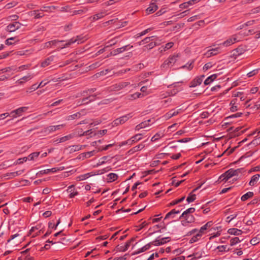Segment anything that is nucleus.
<instances>
[{
	"label": "nucleus",
	"mask_w": 260,
	"mask_h": 260,
	"mask_svg": "<svg viewBox=\"0 0 260 260\" xmlns=\"http://www.w3.org/2000/svg\"><path fill=\"white\" fill-rule=\"evenodd\" d=\"M178 54H174L170 55L168 58L166 59L164 62L161 64L160 68L161 70H168L174 66L177 60V58L179 57Z\"/></svg>",
	"instance_id": "f257e3e1"
},
{
	"label": "nucleus",
	"mask_w": 260,
	"mask_h": 260,
	"mask_svg": "<svg viewBox=\"0 0 260 260\" xmlns=\"http://www.w3.org/2000/svg\"><path fill=\"white\" fill-rule=\"evenodd\" d=\"M86 39L82 36H77L76 37H73L68 41H66V47L71 46L74 43H77L78 44L82 43Z\"/></svg>",
	"instance_id": "f03ea898"
},
{
	"label": "nucleus",
	"mask_w": 260,
	"mask_h": 260,
	"mask_svg": "<svg viewBox=\"0 0 260 260\" xmlns=\"http://www.w3.org/2000/svg\"><path fill=\"white\" fill-rule=\"evenodd\" d=\"M133 117L132 113H128L126 115L122 116L115 120L113 122V125L117 126L119 124H122L127 121L129 118Z\"/></svg>",
	"instance_id": "7ed1b4c3"
},
{
	"label": "nucleus",
	"mask_w": 260,
	"mask_h": 260,
	"mask_svg": "<svg viewBox=\"0 0 260 260\" xmlns=\"http://www.w3.org/2000/svg\"><path fill=\"white\" fill-rule=\"evenodd\" d=\"M63 169H64V167H62L53 168L52 169H46V170H41V171H39V172H38L37 173V175L38 177H41L43 175L54 173L56 172L57 171H58L60 170H63Z\"/></svg>",
	"instance_id": "20e7f679"
},
{
	"label": "nucleus",
	"mask_w": 260,
	"mask_h": 260,
	"mask_svg": "<svg viewBox=\"0 0 260 260\" xmlns=\"http://www.w3.org/2000/svg\"><path fill=\"white\" fill-rule=\"evenodd\" d=\"M133 46L131 45L130 44L126 45L125 46H122L120 48H117L110 52L111 55L115 56L117 54L121 53L130 48H132Z\"/></svg>",
	"instance_id": "39448f33"
},
{
	"label": "nucleus",
	"mask_w": 260,
	"mask_h": 260,
	"mask_svg": "<svg viewBox=\"0 0 260 260\" xmlns=\"http://www.w3.org/2000/svg\"><path fill=\"white\" fill-rule=\"evenodd\" d=\"M135 240V238H132L129 241H127L125 243V245H123V246H120V245H118L116 247L115 250L117 251L124 252L128 249V248L129 247V246L131 244V243L134 242Z\"/></svg>",
	"instance_id": "423d86ee"
},
{
	"label": "nucleus",
	"mask_w": 260,
	"mask_h": 260,
	"mask_svg": "<svg viewBox=\"0 0 260 260\" xmlns=\"http://www.w3.org/2000/svg\"><path fill=\"white\" fill-rule=\"evenodd\" d=\"M129 84V83L127 82H122L116 83L115 84L113 85L110 87V90L117 91L126 87Z\"/></svg>",
	"instance_id": "0eeeda50"
},
{
	"label": "nucleus",
	"mask_w": 260,
	"mask_h": 260,
	"mask_svg": "<svg viewBox=\"0 0 260 260\" xmlns=\"http://www.w3.org/2000/svg\"><path fill=\"white\" fill-rule=\"evenodd\" d=\"M87 11L88 8L85 7L83 9L72 11L71 7L68 5H66V12L70 13L71 16L77 14H81L86 13Z\"/></svg>",
	"instance_id": "6e6552de"
},
{
	"label": "nucleus",
	"mask_w": 260,
	"mask_h": 260,
	"mask_svg": "<svg viewBox=\"0 0 260 260\" xmlns=\"http://www.w3.org/2000/svg\"><path fill=\"white\" fill-rule=\"evenodd\" d=\"M21 25L18 22H14L7 26V30L9 32H13L20 28Z\"/></svg>",
	"instance_id": "1a4fd4ad"
},
{
	"label": "nucleus",
	"mask_w": 260,
	"mask_h": 260,
	"mask_svg": "<svg viewBox=\"0 0 260 260\" xmlns=\"http://www.w3.org/2000/svg\"><path fill=\"white\" fill-rule=\"evenodd\" d=\"M233 176H234L233 172V169H231L221 175L219 177V179H221L222 181H224L225 182Z\"/></svg>",
	"instance_id": "9d476101"
},
{
	"label": "nucleus",
	"mask_w": 260,
	"mask_h": 260,
	"mask_svg": "<svg viewBox=\"0 0 260 260\" xmlns=\"http://www.w3.org/2000/svg\"><path fill=\"white\" fill-rule=\"evenodd\" d=\"M220 48L219 47H216L209 49L204 55L208 58L212 56L216 55L219 53Z\"/></svg>",
	"instance_id": "9b49d317"
},
{
	"label": "nucleus",
	"mask_w": 260,
	"mask_h": 260,
	"mask_svg": "<svg viewBox=\"0 0 260 260\" xmlns=\"http://www.w3.org/2000/svg\"><path fill=\"white\" fill-rule=\"evenodd\" d=\"M237 41L238 38L237 36L235 35L231 36L229 39L223 42L221 44L223 46L228 47L232 45Z\"/></svg>",
	"instance_id": "f8f14e48"
},
{
	"label": "nucleus",
	"mask_w": 260,
	"mask_h": 260,
	"mask_svg": "<svg viewBox=\"0 0 260 260\" xmlns=\"http://www.w3.org/2000/svg\"><path fill=\"white\" fill-rule=\"evenodd\" d=\"M142 135V134H136V135L133 136L131 139L127 140L126 142V144L128 145H132L133 143L141 140L142 139V138L140 136Z\"/></svg>",
	"instance_id": "ddd939ff"
},
{
	"label": "nucleus",
	"mask_w": 260,
	"mask_h": 260,
	"mask_svg": "<svg viewBox=\"0 0 260 260\" xmlns=\"http://www.w3.org/2000/svg\"><path fill=\"white\" fill-rule=\"evenodd\" d=\"M99 94H100V93H99ZM97 95H98V94H94V95H89L88 96H87V97H86V98H83V99L82 100L81 102V103H80V102H79L78 104L79 105H84V104H88V103H89L90 102L94 101V98H95Z\"/></svg>",
	"instance_id": "4468645a"
},
{
	"label": "nucleus",
	"mask_w": 260,
	"mask_h": 260,
	"mask_svg": "<svg viewBox=\"0 0 260 260\" xmlns=\"http://www.w3.org/2000/svg\"><path fill=\"white\" fill-rule=\"evenodd\" d=\"M28 109V107H22L16 110H13L11 112L10 114H15L16 115H17L18 116H20L22 115L23 113L25 112L26 110H27Z\"/></svg>",
	"instance_id": "2eb2a0df"
},
{
	"label": "nucleus",
	"mask_w": 260,
	"mask_h": 260,
	"mask_svg": "<svg viewBox=\"0 0 260 260\" xmlns=\"http://www.w3.org/2000/svg\"><path fill=\"white\" fill-rule=\"evenodd\" d=\"M75 188L74 185H72L68 187L66 191L69 193V197L70 198H74L78 194V191H75Z\"/></svg>",
	"instance_id": "dca6fc26"
},
{
	"label": "nucleus",
	"mask_w": 260,
	"mask_h": 260,
	"mask_svg": "<svg viewBox=\"0 0 260 260\" xmlns=\"http://www.w3.org/2000/svg\"><path fill=\"white\" fill-rule=\"evenodd\" d=\"M158 9L157 6L155 3H151L149 7L146 9V11L147 14H150L154 13Z\"/></svg>",
	"instance_id": "f3484780"
},
{
	"label": "nucleus",
	"mask_w": 260,
	"mask_h": 260,
	"mask_svg": "<svg viewBox=\"0 0 260 260\" xmlns=\"http://www.w3.org/2000/svg\"><path fill=\"white\" fill-rule=\"evenodd\" d=\"M181 210H180L179 209H172L170 212H169L166 214L165 217V219H167L169 218H174L175 217V214L179 213L181 212Z\"/></svg>",
	"instance_id": "a211bd4d"
},
{
	"label": "nucleus",
	"mask_w": 260,
	"mask_h": 260,
	"mask_svg": "<svg viewBox=\"0 0 260 260\" xmlns=\"http://www.w3.org/2000/svg\"><path fill=\"white\" fill-rule=\"evenodd\" d=\"M151 245H150V243L147 244L146 245H145V246H144L143 247H142V248L138 249L137 250L135 251L133 254L132 255H137V254H138L140 253H142V252H145L148 250H149L150 247H151Z\"/></svg>",
	"instance_id": "6ab92c4d"
},
{
	"label": "nucleus",
	"mask_w": 260,
	"mask_h": 260,
	"mask_svg": "<svg viewBox=\"0 0 260 260\" xmlns=\"http://www.w3.org/2000/svg\"><path fill=\"white\" fill-rule=\"evenodd\" d=\"M245 51V49L243 48L242 46H239L236 49L233 50V55L235 56H238L240 55H241L244 53Z\"/></svg>",
	"instance_id": "aec40b11"
},
{
	"label": "nucleus",
	"mask_w": 260,
	"mask_h": 260,
	"mask_svg": "<svg viewBox=\"0 0 260 260\" xmlns=\"http://www.w3.org/2000/svg\"><path fill=\"white\" fill-rule=\"evenodd\" d=\"M144 147H145V145L143 143H141V144L138 145L137 146L134 147L133 148L129 150L128 152H129L130 153L132 154V153H133L134 152H136L137 151L142 150Z\"/></svg>",
	"instance_id": "412c9836"
},
{
	"label": "nucleus",
	"mask_w": 260,
	"mask_h": 260,
	"mask_svg": "<svg viewBox=\"0 0 260 260\" xmlns=\"http://www.w3.org/2000/svg\"><path fill=\"white\" fill-rule=\"evenodd\" d=\"M228 233L231 235L239 236L240 235H241L243 232L241 230H239L238 229L231 228L228 230Z\"/></svg>",
	"instance_id": "4be33fe9"
},
{
	"label": "nucleus",
	"mask_w": 260,
	"mask_h": 260,
	"mask_svg": "<svg viewBox=\"0 0 260 260\" xmlns=\"http://www.w3.org/2000/svg\"><path fill=\"white\" fill-rule=\"evenodd\" d=\"M34 77V75L32 74H31L30 73L28 74L27 75L23 77L20 79L18 80L17 82L19 84H22L24 82L27 81L30 79H31Z\"/></svg>",
	"instance_id": "5701e85b"
},
{
	"label": "nucleus",
	"mask_w": 260,
	"mask_h": 260,
	"mask_svg": "<svg viewBox=\"0 0 260 260\" xmlns=\"http://www.w3.org/2000/svg\"><path fill=\"white\" fill-rule=\"evenodd\" d=\"M203 252L201 251L195 252L193 253L192 254L188 256V257H192V260H196L198 258H201L202 256Z\"/></svg>",
	"instance_id": "b1692460"
},
{
	"label": "nucleus",
	"mask_w": 260,
	"mask_h": 260,
	"mask_svg": "<svg viewBox=\"0 0 260 260\" xmlns=\"http://www.w3.org/2000/svg\"><path fill=\"white\" fill-rule=\"evenodd\" d=\"M212 225L213 222L212 221H208L204 225H203L200 228L199 232L202 234L203 233H204L205 230L208 229Z\"/></svg>",
	"instance_id": "393cba45"
},
{
	"label": "nucleus",
	"mask_w": 260,
	"mask_h": 260,
	"mask_svg": "<svg viewBox=\"0 0 260 260\" xmlns=\"http://www.w3.org/2000/svg\"><path fill=\"white\" fill-rule=\"evenodd\" d=\"M259 177L260 175L258 174L253 175L251 178V180L249 183V185L250 186H254L258 181Z\"/></svg>",
	"instance_id": "a878e982"
},
{
	"label": "nucleus",
	"mask_w": 260,
	"mask_h": 260,
	"mask_svg": "<svg viewBox=\"0 0 260 260\" xmlns=\"http://www.w3.org/2000/svg\"><path fill=\"white\" fill-rule=\"evenodd\" d=\"M217 77V74H213L208 77L204 81V84L206 85H209Z\"/></svg>",
	"instance_id": "bb28decb"
},
{
	"label": "nucleus",
	"mask_w": 260,
	"mask_h": 260,
	"mask_svg": "<svg viewBox=\"0 0 260 260\" xmlns=\"http://www.w3.org/2000/svg\"><path fill=\"white\" fill-rule=\"evenodd\" d=\"M81 146L79 145H73L69 146L68 148H66V149L68 150L70 153H72L73 152L79 151L81 149Z\"/></svg>",
	"instance_id": "cd10ccee"
},
{
	"label": "nucleus",
	"mask_w": 260,
	"mask_h": 260,
	"mask_svg": "<svg viewBox=\"0 0 260 260\" xmlns=\"http://www.w3.org/2000/svg\"><path fill=\"white\" fill-rule=\"evenodd\" d=\"M180 110H172L166 114V117L170 118L173 116L178 115L180 113Z\"/></svg>",
	"instance_id": "c85d7f7f"
},
{
	"label": "nucleus",
	"mask_w": 260,
	"mask_h": 260,
	"mask_svg": "<svg viewBox=\"0 0 260 260\" xmlns=\"http://www.w3.org/2000/svg\"><path fill=\"white\" fill-rule=\"evenodd\" d=\"M254 194L253 192L249 191L247 192L246 193L244 194L241 197V200L242 201H245L247 200L248 199L252 198Z\"/></svg>",
	"instance_id": "c756f323"
},
{
	"label": "nucleus",
	"mask_w": 260,
	"mask_h": 260,
	"mask_svg": "<svg viewBox=\"0 0 260 260\" xmlns=\"http://www.w3.org/2000/svg\"><path fill=\"white\" fill-rule=\"evenodd\" d=\"M202 234L199 232L196 235L193 236L189 240L190 243H193L198 241L202 237Z\"/></svg>",
	"instance_id": "7c9ffc66"
},
{
	"label": "nucleus",
	"mask_w": 260,
	"mask_h": 260,
	"mask_svg": "<svg viewBox=\"0 0 260 260\" xmlns=\"http://www.w3.org/2000/svg\"><path fill=\"white\" fill-rule=\"evenodd\" d=\"M156 45H158V44L156 42H150L148 44L144 46L143 48V51H146V50H150L154 48Z\"/></svg>",
	"instance_id": "2f4dec72"
},
{
	"label": "nucleus",
	"mask_w": 260,
	"mask_h": 260,
	"mask_svg": "<svg viewBox=\"0 0 260 260\" xmlns=\"http://www.w3.org/2000/svg\"><path fill=\"white\" fill-rule=\"evenodd\" d=\"M81 115H82V114L81 112H77L73 115L69 116L68 117L67 120H72L75 119H79L80 118Z\"/></svg>",
	"instance_id": "473e14b6"
},
{
	"label": "nucleus",
	"mask_w": 260,
	"mask_h": 260,
	"mask_svg": "<svg viewBox=\"0 0 260 260\" xmlns=\"http://www.w3.org/2000/svg\"><path fill=\"white\" fill-rule=\"evenodd\" d=\"M53 60V57L51 56L45 59L41 64L42 67H45L49 65L52 61Z\"/></svg>",
	"instance_id": "72a5a7b5"
},
{
	"label": "nucleus",
	"mask_w": 260,
	"mask_h": 260,
	"mask_svg": "<svg viewBox=\"0 0 260 260\" xmlns=\"http://www.w3.org/2000/svg\"><path fill=\"white\" fill-rule=\"evenodd\" d=\"M60 42H59V41H56V40L51 41L46 43L45 44V47L46 48H49V47H51L52 46H53L54 45H57L58 44H60Z\"/></svg>",
	"instance_id": "f704fd0d"
},
{
	"label": "nucleus",
	"mask_w": 260,
	"mask_h": 260,
	"mask_svg": "<svg viewBox=\"0 0 260 260\" xmlns=\"http://www.w3.org/2000/svg\"><path fill=\"white\" fill-rule=\"evenodd\" d=\"M194 211H195L194 208H190L187 209L186 210H185V211H184L182 213V214H181V215L180 216L179 218L182 219V217H184L186 214H190L193 213Z\"/></svg>",
	"instance_id": "c9c22d12"
},
{
	"label": "nucleus",
	"mask_w": 260,
	"mask_h": 260,
	"mask_svg": "<svg viewBox=\"0 0 260 260\" xmlns=\"http://www.w3.org/2000/svg\"><path fill=\"white\" fill-rule=\"evenodd\" d=\"M260 242V235H257L255 237L253 238L250 241V243L252 245H255L259 243Z\"/></svg>",
	"instance_id": "e433bc0d"
},
{
	"label": "nucleus",
	"mask_w": 260,
	"mask_h": 260,
	"mask_svg": "<svg viewBox=\"0 0 260 260\" xmlns=\"http://www.w3.org/2000/svg\"><path fill=\"white\" fill-rule=\"evenodd\" d=\"M202 82L201 78L197 77L191 82V86L196 87L200 85Z\"/></svg>",
	"instance_id": "4c0bfd02"
},
{
	"label": "nucleus",
	"mask_w": 260,
	"mask_h": 260,
	"mask_svg": "<svg viewBox=\"0 0 260 260\" xmlns=\"http://www.w3.org/2000/svg\"><path fill=\"white\" fill-rule=\"evenodd\" d=\"M100 151L99 149L98 150H94L91 151L87 152L85 153H83V155H84V156L86 158H89L90 156L93 155L98 152Z\"/></svg>",
	"instance_id": "58836bf2"
},
{
	"label": "nucleus",
	"mask_w": 260,
	"mask_h": 260,
	"mask_svg": "<svg viewBox=\"0 0 260 260\" xmlns=\"http://www.w3.org/2000/svg\"><path fill=\"white\" fill-rule=\"evenodd\" d=\"M60 126V125L50 126L46 128L45 132L50 133L52 132L55 131L56 129H58Z\"/></svg>",
	"instance_id": "ea45409f"
},
{
	"label": "nucleus",
	"mask_w": 260,
	"mask_h": 260,
	"mask_svg": "<svg viewBox=\"0 0 260 260\" xmlns=\"http://www.w3.org/2000/svg\"><path fill=\"white\" fill-rule=\"evenodd\" d=\"M40 154V152H35L29 154L27 157V160H35L36 158H37Z\"/></svg>",
	"instance_id": "a19ab883"
},
{
	"label": "nucleus",
	"mask_w": 260,
	"mask_h": 260,
	"mask_svg": "<svg viewBox=\"0 0 260 260\" xmlns=\"http://www.w3.org/2000/svg\"><path fill=\"white\" fill-rule=\"evenodd\" d=\"M24 172V170H19L16 172H14L10 173L8 176H10V177H15L17 176H19L21 175Z\"/></svg>",
	"instance_id": "79ce46f5"
},
{
	"label": "nucleus",
	"mask_w": 260,
	"mask_h": 260,
	"mask_svg": "<svg viewBox=\"0 0 260 260\" xmlns=\"http://www.w3.org/2000/svg\"><path fill=\"white\" fill-rule=\"evenodd\" d=\"M117 178L118 175L115 173H110L108 175V179L109 180L110 182L117 180Z\"/></svg>",
	"instance_id": "37998d69"
},
{
	"label": "nucleus",
	"mask_w": 260,
	"mask_h": 260,
	"mask_svg": "<svg viewBox=\"0 0 260 260\" xmlns=\"http://www.w3.org/2000/svg\"><path fill=\"white\" fill-rule=\"evenodd\" d=\"M196 199V195L195 194L192 193L190 192L189 194V196L187 198L186 201L188 203H190L193 202Z\"/></svg>",
	"instance_id": "c03bdc74"
},
{
	"label": "nucleus",
	"mask_w": 260,
	"mask_h": 260,
	"mask_svg": "<svg viewBox=\"0 0 260 260\" xmlns=\"http://www.w3.org/2000/svg\"><path fill=\"white\" fill-rule=\"evenodd\" d=\"M243 239L240 240L239 238L238 237H234L233 238H232L230 240V245L231 246H233L239 242H240L241 241H242Z\"/></svg>",
	"instance_id": "a18cd8bd"
},
{
	"label": "nucleus",
	"mask_w": 260,
	"mask_h": 260,
	"mask_svg": "<svg viewBox=\"0 0 260 260\" xmlns=\"http://www.w3.org/2000/svg\"><path fill=\"white\" fill-rule=\"evenodd\" d=\"M105 15H106V14L103 12L98 13L93 16V20H97L99 19L103 18Z\"/></svg>",
	"instance_id": "49530a36"
},
{
	"label": "nucleus",
	"mask_w": 260,
	"mask_h": 260,
	"mask_svg": "<svg viewBox=\"0 0 260 260\" xmlns=\"http://www.w3.org/2000/svg\"><path fill=\"white\" fill-rule=\"evenodd\" d=\"M141 93L140 92H136L129 95V100H133L137 98H139L141 97Z\"/></svg>",
	"instance_id": "de8ad7c7"
},
{
	"label": "nucleus",
	"mask_w": 260,
	"mask_h": 260,
	"mask_svg": "<svg viewBox=\"0 0 260 260\" xmlns=\"http://www.w3.org/2000/svg\"><path fill=\"white\" fill-rule=\"evenodd\" d=\"M11 71H15V67H7L0 70V74H3L5 72H9Z\"/></svg>",
	"instance_id": "09e8293b"
},
{
	"label": "nucleus",
	"mask_w": 260,
	"mask_h": 260,
	"mask_svg": "<svg viewBox=\"0 0 260 260\" xmlns=\"http://www.w3.org/2000/svg\"><path fill=\"white\" fill-rule=\"evenodd\" d=\"M184 199H185V196L182 197L181 198H180L178 200L173 201L172 202L170 203V206H174L175 205H176V204L182 202L184 200Z\"/></svg>",
	"instance_id": "8fccbe9b"
},
{
	"label": "nucleus",
	"mask_w": 260,
	"mask_h": 260,
	"mask_svg": "<svg viewBox=\"0 0 260 260\" xmlns=\"http://www.w3.org/2000/svg\"><path fill=\"white\" fill-rule=\"evenodd\" d=\"M163 134L162 133H157L151 138V141L152 142H154L158 140L159 138H161Z\"/></svg>",
	"instance_id": "3c124183"
},
{
	"label": "nucleus",
	"mask_w": 260,
	"mask_h": 260,
	"mask_svg": "<svg viewBox=\"0 0 260 260\" xmlns=\"http://www.w3.org/2000/svg\"><path fill=\"white\" fill-rule=\"evenodd\" d=\"M151 246L152 245L158 246L164 244V242H160V240H155L154 241L150 242Z\"/></svg>",
	"instance_id": "603ef678"
},
{
	"label": "nucleus",
	"mask_w": 260,
	"mask_h": 260,
	"mask_svg": "<svg viewBox=\"0 0 260 260\" xmlns=\"http://www.w3.org/2000/svg\"><path fill=\"white\" fill-rule=\"evenodd\" d=\"M213 66L212 62H209L206 63L203 68V70L204 72H206L209 69L211 68Z\"/></svg>",
	"instance_id": "864d4df0"
},
{
	"label": "nucleus",
	"mask_w": 260,
	"mask_h": 260,
	"mask_svg": "<svg viewBox=\"0 0 260 260\" xmlns=\"http://www.w3.org/2000/svg\"><path fill=\"white\" fill-rule=\"evenodd\" d=\"M27 160V157H24L23 158H20L18 159L14 162V165L21 164L23 163L24 161H26Z\"/></svg>",
	"instance_id": "5fc2aeb1"
},
{
	"label": "nucleus",
	"mask_w": 260,
	"mask_h": 260,
	"mask_svg": "<svg viewBox=\"0 0 260 260\" xmlns=\"http://www.w3.org/2000/svg\"><path fill=\"white\" fill-rule=\"evenodd\" d=\"M116 44V42H114L113 44H111L110 45H107V46H106L105 47L100 49V50H99L96 53V55H100L102 53H103L104 52H105V49L106 48H107V47H110V46H112V45H115Z\"/></svg>",
	"instance_id": "6e6d98bb"
},
{
	"label": "nucleus",
	"mask_w": 260,
	"mask_h": 260,
	"mask_svg": "<svg viewBox=\"0 0 260 260\" xmlns=\"http://www.w3.org/2000/svg\"><path fill=\"white\" fill-rule=\"evenodd\" d=\"M185 220L188 223H192L194 221L195 218L193 215L190 214V215H188V216L186 217Z\"/></svg>",
	"instance_id": "4d7b16f0"
},
{
	"label": "nucleus",
	"mask_w": 260,
	"mask_h": 260,
	"mask_svg": "<svg viewBox=\"0 0 260 260\" xmlns=\"http://www.w3.org/2000/svg\"><path fill=\"white\" fill-rule=\"evenodd\" d=\"M174 45V43L172 42L167 43L164 48V51H165L170 48H171Z\"/></svg>",
	"instance_id": "13d9d810"
},
{
	"label": "nucleus",
	"mask_w": 260,
	"mask_h": 260,
	"mask_svg": "<svg viewBox=\"0 0 260 260\" xmlns=\"http://www.w3.org/2000/svg\"><path fill=\"white\" fill-rule=\"evenodd\" d=\"M226 245H221V246H218L217 247L216 249L219 250V251L220 252H223V251H228L229 250V249L228 250H226Z\"/></svg>",
	"instance_id": "bf43d9fd"
},
{
	"label": "nucleus",
	"mask_w": 260,
	"mask_h": 260,
	"mask_svg": "<svg viewBox=\"0 0 260 260\" xmlns=\"http://www.w3.org/2000/svg\"><path fill=\"white\" fill-rule=\"evenodd\" d=\"M92 133V132L91 131V129H89V130H88V131H86L83 132L82 134H78V135H79L80 136H90V137H91V135Z\"/></svg>",
	"instance_id": "052dcab7"
},
{
	"label": "nucleus",
	"mask_w": 260,
	"mask_h": 260,
	"mask_svg": "<svg viewBox=\"0 0 260 260\" xmlns=\"http://www.w3.org/2000/svg\"><path fill=\"white\" fill-rule=\"evenodd\" d=\"M242 114H243L242 113L238 112L236 114H232V115L229 116V117H227V119H230V118H235V117H241Z\"/></svg>",
	"instance_id": "680f3d73"
},
{
	"label": "nucleus",
	"mask_w": 260,
	"mask_h": 260,
	"mask_svg": "<svg viewBox=\"0 0 260 260\" xmlns=\"http://www.w3.org/2000/svg\"><path fill=\"white\" fill-rule=\"evenodd\" d=\"M193 62V61H192L189 64L187 63L186 65L183 66L181 67V68L182 69H184L185 68H187L189 70H191L193 68V65H192V63Z\"/></svg>",
	"instance_id": "e2e57ef3"
},
{
	"label": "nucleus",
	"mask_w": 260,
	"mask_h": 260,
	"mask_svg": "<svg viewBox=\"0 0 260 260\" xmlns=\"http://www.w3.org/2000/svg\"><path fill=\"white\" fill-rule=\"evenodd\" d=\"M113 145H114V144H110L105 146V147H102L101 148H99V149L100 151L107 150L109 148L112 147Z\"/></svg>",
	"instance_id": "0e129e2a"
},
{
	"label": "nucleus",
	"mask_w": 260,
	"mask_h": 260,
	"mask_svg": "<svg viewBox=\"0 0 260 260\" xmlns=\"http://www.w3.org/2000/svg\"><path fill=\"white\" fill-rule=\"evenodd\" d=\"M153 38H154V36H152L150 37H146L143 40V42H144V44L148 43L150 41L153 40Z\"/></svg>",
	"instance_id": "69168bd1"
},
{
	"label": "nucleus",
	"mask_w": 260,
	"mask_h": 260,
	"mask_svg": "<svg viewBox=\"0 0 260 260\" xmlns=\"http://www.w3.org/2000/svg\"><path fill=\"white\" fill-rule=\"evenodd\" d=\"M26 69H27V67L25 65L21 66L18 68L15 67L16 72H20V71H23Z\"/></svg>",
	"instance_id": "338daca9"
},
{
	"label": "nucleus",
	"mask_w": 260,
	"mask_h": 260,
	"mask_svg": "<svg viewBox=\"0 0 260 260\" xmlns=\"http://www.w3.org/2000/svg\"><path fill=\"white\" fill-rule=\"evenodd\" d=\"M257 73H258V70H254L249 72L247 74V76L248 77H252L253 76L256 75Z\"/></svg>",
	"instance_id": "774afa93"
}]
</instances>
